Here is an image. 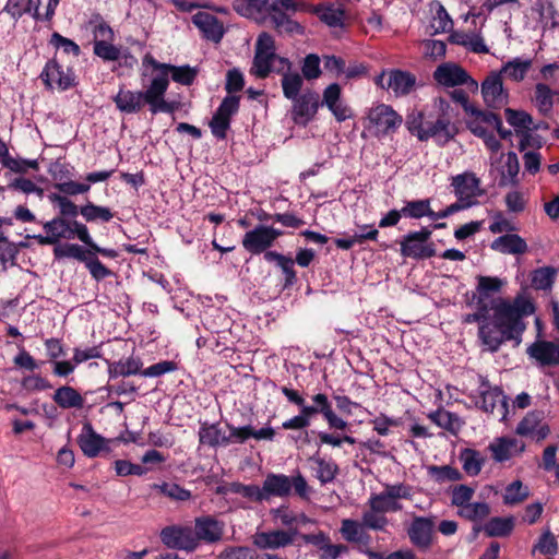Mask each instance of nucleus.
<instances>
[{
  "label": "nucleus",
  "instance_id": "15",
  "mask_svg": "<svg viewBox=\"0 0 559 559\" xmlns=\"http://www.w3.org/2000/svg\"><path fill=\"white\" fill-rule=\"evenodd\" d=\"M159 538L163 545L169 549L188 552L195 550V539L191 526L178 524L165 526L160 530Z\"/></svg>",
  "mask_w": 559,
  "mask_h": 559
},
{
  "label": "nucleus",
  "instance_id": "56",
  "mask_svg": "<svg viewBox=\"0 0 559 559\" xmlns=\"http://www.w3.org/2000/svg\"><path fill=\"white\" fill-rule=\"evenodd\" d=\"M226 491L240 495L251 501L262 502V489L258 485H245L239 481H233L226 487Z\"/></svg>",
  "mask_w": 559,
  "mask_h": 559
},
{
  "label": "nucleus",
  "instance_id": "45",
  "mask_svg": "<svg viewBox=\"0 0 559 559\" xmlns=\"http://www.w3.org/2000/svg\"><path fill=\"white\" fill-rule=\"evenodd\" d=\"M532 63V59H522L516 57L503 63L498 72H501V75L504 73L514 82H522L531 70Z\"/></svg>",
  "mask_w": 559,
  "mask_h": 559
},
{
  "label": "nucleus",
  "instance_id": "28",
  "mask_svg": "<svg viewBox=\"0 0 559 559\" xmlns=\"http://www.w3.org/2000/svg\"><path fill=\"white\" fill-rule=\"evenodd\" d=\"M243 249L252 255L269 252L272 243L269 239L265 225L259 224L253 229L248 230L241 240Z\"/></svg>",
  "mask_w": 559,
  "mask_h": 559
},
{
  "label": "nucleus",
  "instance_id": "12",
  "mask_svg": "<svg viewBox=\"0 0 559 559\" xmlns=\"http://www.w3.org/2000/svg\"><path fill=\"white\" fill-rule=\"evenodd\" d=\"M479 380V401L477 402V405L481 411L490 414L498 408L501 414L500 420H506L508 415V397L503 394L501 388H492L487 378L480 376Z\"/></svg>",
  "mask_w": 559,
  "mask_h": 559
},
{
  "label": "nucleus",
  "instance_id": "21",
  "mask_svg": "<svg viewBox=\"0 0 559 559\" xmlns=\"http://www.w3.org/2000/svg\"><path fill=\"white\" fill-rule=\"evenodd\" d=\"M78 444L83 454L90 459L97 457L100 452H109L108 440L97 433L90 421H85L81 433L78 436Z\"/></svg>",
  "mask_w": 559,
  "mask_h": 559
},
{
  "label": "nucleus",
  "instance_id": "64",
  "mask_svg": "<svg viewBox=\"0 0 559 559\" xmlns=\"http://www.w3.org/2000/svg\"><path fill=\"white\" fill-rule=\"evenodd\" d=\"M528 496V491L521 480H514L509 484L506 488V493L503 496V502L506 504H516L525 500Z\"/></svg>",
  "mask_w": 559,
  "mask_h": 559
},
{
  "label": "nucleus",
  "instance_id": "18",
  "mask_svg": "<svg viewBox=\"0 0 559 559\" xmlns=\"http://www.w3.org/2000/svg\"><path fill=\"white\" fill-rule=\"evenodd\" d=\"M292 100L294 103L292 108V119L296 124L302 127H306L314 119L318 109L321 106L320 96L314 91H307Z\"/></svg>",
  "mask_w": 559,
  "mask_h": 559
},
{
  "label": "nucleus",
  "instance_id": "50",
  "mask_svg": "<svg viewBox=\"0 0 559 559\" xmlns=\"http://www.w3.org/2000/svg\"><path fill=\"white\" fill-rule=\"evenodd\" d=\"M545 23L544 27L557 28L559 26V11L555 8L552 0H537L533 8Z\"/></svg>",
  "mask_w": 559,
  "mask_h": 559
},
{
  "label": "nucleus",
  "instance_id": "1",
  "mask_svg": "<svg viewBox=\"0 0 559 559\" xmlns=\"http://www.w3.org/2000/svg\"><path fill=\"white\" fill-rule=\"evenodd\" d=\"M475 312L464 316L463 323L479 324L477 332L479 344L490 353H497L508 341H513L515 346L520 345L526 329L523 318L535 312L534 304L522 296H516L512 302L508 299H499L498 305L493 306L492 316L489 314L490 310L486 305H475Z\"/></svg>",
  "mask_w": 559,
  "mask_h": 559
},
{
  "label": "nucleus",
  "instance_id": "17",
  "mask_svg": "<svg viewBox=\"0 0 559 559\" xmlns=\"http://www.w3.org/2000/svg\"><path fill=\"white\" fill-rule=\"evenodd\" d=\"M225 523L212 515H202L194 519L192 533L195 542V549L201 543L215 544L223 539Z\"/></svg>",
  "mask_w": 559,
  "mask_h": 559
},
{
  "label": "nucleus",
  "instance_id": "25",
  "mask_svg": "<svg viewBox=\"0 0 559 559\" xmlns=\"http://www.w3.org/2000/svg\"><path fill=\"white\" fill-rule=\"evenodd\" d=\"M526 353L539 366H559V345L551 341H535L527 347Z\"/></svg>",
  "mask_w": 559,
  "mask_h": 559
},
{
  "label": "nucleus",
  "instance_id": "49",
  "mask_svg": "<svg viewBox=\"0 0 559 559\" xmlns=\"http://www.w3.org/2000/svg\"><path fill=\"white\" fill-rule=\"evenodd\" d=\"M75 233L79 235V240L84 245L85 250H92L95 255L100 254L106 258L116 259L118 252L111 248H104L98 246L92 238L88 227L82 228L75 224Z\"/></svg>",
  "mask_w": 559,
  "mask_h": 559
},
{
  "label": "nucleus",
  "instance_id": "38",
  "mask_svg": "<svg viewBox=\"0 0 559 559\" xmlns=\"http://www.w3.org/2000/svg\"><path fill=\"white\" fill-rule=\"evenodd\" d=\"M0 163L2 167L11 170L12 173L24 175L28 169L39 170V163L37 159H26L22 157H13L8 145L0 154Z\"/></svg>",
  "mask_w": 559,
  "mask_h": 559
},
{
  "label": "nucleus",
  "instance_id": "52",
  "mask_svg": "<svg viewBox=\"0 0 559 559\" xmlns=\"http://www.w3.org/2000/svg\"><path fill=\"white\" fill-rule=\"evenodd\" d=\"M401 210L406 218L420 219L425 216L430 218L431 201L430 199L406 200Z\"/></svg>",
  "mask_w": 559,
  "mask_h": 559
},
{
  "label": "nucleus",
  "instance_id": "61",
  "mask_svg": "<svg viewBox=\"0 0 559 559\" xmlns=\"http://www.w3.org/2000/svg\"><path fill=\"white\" fill-rule=\"evenodd\" d=\"M543 412L540 411H532L528 412L524 418L518 424L515 432L520 436H531L534 433L535 428L538 427V424L543 420Z\"/></svg>",
  "mask_w": 559,
  "mask_h": 559
},
{
  "label": "nucleus",
  "instance_id": "42",
  "mask_svg": "<svg viewBox=\"0 0 559 559\" xmlns=\"http://www.w3.org/2000/svg\"><path fill=\"white\" fill-rule=\"evenodd\" d=\"M459 459L463 471L472 477L477 476L486 463V457L478 450L472 448L462 449Z\"/></svg>",
  "mask_w": 559,
  "mask_h": 559
},
{
  "label": "nucleus",
  "instance_id": "11",
  "mask_svg": "<svg viewBox=\"0 0 559 559\" xmlns=\"http://www.w3.org/2000/svg\"><path fill=\"white\" fill-rule=\"evenodd\" d=\"M476 280V290L471 296L469 293L465 295L467 306L486 305L493 312V306L498 305V300L503 298H492V296L501 292L506 282L500 277L486 275H477Z\"/></svg>",
  "mask_w": 559,
  "mask_h": 559
},
{
  "label": "nucleus",
  "instance_id": "58",
  "mask_svg": "<svg viewBox=\"0 0 559 559\" xmlns=\"http://www.w3.org/2000/svg\"><path fill=\"white\" fill-rule=\"evenodd\" d=\"M93 52L104 61H117L121 58V49L107 40H94Z\"/></svg>",
  "mask_w": 559,
  "mask_h": 559
},
{
  "label": "nucleus",
  "instance_id": "16",
  "mask_svg": "<svg viewBox=\"0 0 559 559\" xmlns=\"http://www.w3.org/2000/svg\"><path fill=\"white\" fill-rule=\"evenodd\" d=\"M435 527V516L415 515L406 530L409 542L419 550L427 551L433 543Z\"/></svg>",
  "mask_w": 559,
  "mask_h": 559
},
{
  "label": "nucleus",
  "instance_id": "29",
  "mask_svg": "<svg viewBox=\"0 0 559 559\" xmlns=\"http://www.w3.org/2000/svg\"><path fill=\"white\" fill-rule=\"evenodd\" d=\"M154 94L150 111L152 115L158 112L174 114L180 108L177 100H166L165 95L168 90V83L165 78H154Z\"/></svg>",
  "mask_w": 559,
  "mask_h": 559
},
{
  "label": "nucleus",
  "instance_id": "34",
  "mask_svg": "<svg viewBox=\"0 0 559 559\" xmlns=\"http://www.w3.org/2000/svg\"><path fill=\"white\" fill-rule=\"evenodd\" d=\"M264 260L269 263H275L282 271L284 275L283 288H290L297 283L298 278L294 269L295 261L293 258L277 251H269L264 253Z\"/></svg>",
  "mask_w": 559,
  "mask_h": 559
},
{
  "label": "nucleus",
  "instance_id": "24",
  "mask_svg": "<svg viewBox=\"0 0 559 559\" xmlns=\"http://www.w3.org/2000/svg\"><path fill=\"white\" fill-rule=\"evenodd\" d=\"M342 88L338 83H331L323 91V99L320 102L333 114L338 122H343L352 117L350 108L342 102Z\"/></svg>",
  "mask_w": 559,
  "mask_h": 559
},
{
  "label": "nucleus",
  "instance_id": "5",
  "mask_svg": "<svg viewBox=\"0 0 559 559\" xmlns=\"http://www.w3.org/2000/svg\"><path fill=\"white\" fill-rule=\"evenodd\" d=\"M53 257L56 260L72 258L83 263L88 270L91 276L96 282H100L114 275V272L107 267L92 250H85L84 246L74 242H64L53 245Z\"/></svg>",
  "mask_w": 559,
  "mask_h": 559
},
{
  "label": "nucleus",
  "instance_id": "54",
  "mask_svg": "<svg viewBox=\"0 0 559 559\" xmlns=\"http://www.w3.org/2000/svg\"><path fill=\"white\" fill-rule=\"evenodd\" d=\"M368 504L369 508L374 511H380L382 514L402 510V504L399 501L388 498L383 491L380 493H371Z\"/></svg>",
  "mask_w": 559,
  "mask_h": 559
},
{
  "label": "nucleus",
  "instance_id": "40",
  "mask_svg": "<svg viewBox=\"0 0 559 559\" xmlns=\"http://www.w3.org/2000/svg\"><path fill=\"white\" fill-rule=\"evenodd\" d=\"M311 12H313L320 19V21L326 24L329 27H344L345 11L340 7L336 8L334 4H319L312 7Z\"/></svg>",
  "mask_w": 559,
  "mask_h": 559
},
{
  "label": "nucleus",
  "instance_id": "36",
  "mask_svg": "<svg viewBox=\"0 0 559 559\" xmlns=\"http://www.w3.org/2000/svg\"><path fill=\"white\" fill-rule=\"evenodd\" d=\"M416 86V76L404 70L393 69L389 71L386 88H391L395 96H406Z\"/></svg>",
  "mask_w": 559,
  "mask_h": 559
},
{
  "label": "nucleus",
  "instance_id": "44",
  "mask_svg": "<svg viewBox=\"0 0 559 559\" xmlns=\"http://www.w3.org/2000/svg\"><path fill=\"white\" fill-rule=\"evenodd\" d=\"M483 530L488 537H508L514 530V518L493 516L485 523Z\"/></svg>",
  "mask_w": 559,
  "mask_h": 559
},
{
  "label": "nucleus",
  "instance_id": "30",
  "mask_svg": "<svg viewBox=\"0 0 559 559\" xmlns=\"http://www.w3.org/2000/svg\"><path fill=\"white\" fill-rule=\"evenodd\" d=\"M488 450L491 452L495 462L503 463L513 456V452L522 453L525 450V444L514 438L500 437L489 443Z\"/></svg>",
  "mask_w": 559,
  "mask_h": 559
},
{
  "label": "nucleus",
  "instance_id": "7",
  "mask_svg": "<svg viewBox=\"0 0 559 559\" xmlns=\"http://www.w3.org/2000/svg\"><path fill=\"white\" fill-rule=\"evenodd\" d=\"M39 79L47 91L64 92L78 85L74 70L69 67L64 69L56 57L46 62Z\"/></svg>",
  "mask_w": 559,
  "mask_h": 559
},
{
  "label": "nucleus",
  "instance_id": "55",
  "mask_svg": "<svg viewBox=\"0 0 559 559\" xmlns=\"http://www.w3.org/2000/svg\"><path fill=\"white\" fill-rule=\"evenodd\" d=\"M88 25L93 27L94 40H114L115 33L112 28L99 13L92 15Z\"/></svg>",
  "mask_w": 559,
  "mask_h": 559
},
{
  "label": "nucleus",
  "instance_id": "46",
  "mask_svg": "<svg viewBox=\"0 0 559 559\" xmlns=\"http://www.w3.org/2000/svg\"><path fill=\"white\" fill-rule=\"evenodd\" d=\"M520 171V164L516 153L510 151L507 154L504 165L500 169V178L498 181L499 187H507L509 185L516 186L519 183L518 175Z\"/></svg>",
  "mask_w": 559,
  "mask_h": 559
},
{
  "label": "nucleus",
  "instance_id": "37",
  "mask_svg": "<svg viewBox=\"0 0 559 559\" xmlns=\"http://www.w3.org/2000/svg\"><path fill=\"white\" fill-rule=\"evenodd\" d=\"M163 68L164 73H157L154 78H165L168 84L169 74L171 75L173 81L187 86L193 84L198 75V69L192 68L189 64L173 66L168 63L167 66H163Z\"/></svg>",
  "mask_w": 559,
  "mask_h": 559
},
{
  "label": "nucleus",
  "instance_id": "3",
  "mask_svg": "<svg viewBox=\"0 0 559 559\" xmlns=\"http://www.w3.org/2000/svg\"><path fill=\"white\" fill-rule=\"evenodd\" d=\"M290 404L299 407V413L282 423L285 430H304L311 425V420L321 415L330 429L345 430L348 423L340 417L333 409L332 403L324 393L312 395V404L306 403L305 397L297 390L283 385L278 388Z\"/></svg>",
  "mask_w": 559,
  "mask_h": 559
},
{
  "label": "nucleus",
  "instance_id": "20",
  "mask_svg": "<svg viewBox=\"0 0 559 559\" xmlns=\"http://www.w3.org/2000/svg\"><path fill=\"white\" fill-rule=\"evenodd\" d=\"M480 180L472 171H465L452 177L451 186L454 189L456 201L460 203L476 202V198L483 195L479 189Z\"/></svg>",
  "mask_w": 559,
  "mask_h": 559
},
{
  "label": "nucleus",
  "instance_id": "32",
  "mask_svg": "<svg viewBox=\"0 0 559 559\" xmlns=\"http://www.w3.org/2000/svg\"><path fill=\"white\" fill-rule=\"evenodd\" d=\"M104 360L108 367V377L110 380L119 377L142 376L143 361L139 356H130L127 359H120L118 361H111L109 359Z\"/></svg>",
  "mask_w": 559,
  "mask_h": 559
},
{
  "label": "nucleus",
  "instance_id": "31",
  "mask_svg": "<svg viewBox=\"0 0 559 559\" xmlns=\"http://www.w3.org/2000/svg\"><path fill=\"white\" fill-rule=\"evenodd\" d=\"M401 245V255L404 258H412L414 260H425L436 255L435 243L419 242L409 237V233L404 235Z\"/></svg>",
  "mask_w": 559,
  "mask_h": 559
},
{
  "label": "nucleus",
  "instance_id": "43",
  "mask_svg": "<svg viewBox=\"0 0 559 559\" xmlns=\"http://www.w3.org/2000/svg\"><path fill=\"white\" fill-rule=\"evenodd\" d=\"M200 444L207 445L210 448L226 447V435L223 433L219 424L203 423L198 432Z\"/></svg>",
  "mask_w": 559,
  "mask_h": 559
},
{
  "label": "nucleus",
  "instance_id": "51",
  "mask_svg": "<svg viewBox=\"0 0 559 559\" xmlns=\"http://www.w3.org/2000/svg\"><path fill=\"white\" fill-rule=\"evenodd\" d=\"M150 487L152 490H156L159 495L174 501H188L192 497L189 489H186L176 483L163 481L160 484H152Z\"/></svg>",
  "mask_w": 559,
  "mask_h": 559
},
{
  "label": "nucleus",
  "instance_id": "60",
  "mask_svg": "<svg viewBox=\"0 0 559 559\" xmlns=\"http://www.w3.org/2000/svg\"><path fill=\"white\" fill-rule=\"evenodd\" d=\"M428 418L438 427L454 432L456 427L454 424L459 421L456 414L445 409H437L428 414Z\"/></svg>",
  "mask_w": 559,
  "mask_h": 559
},
{
  "label": "nucleus",
  "instance_id": "39",
  "mask_svg": "<svg viewBox=\"0 0 559 559\" xmlns=\"http://www.w3.org/2000/svg\"><path fill=\"white\" fill-rule=\"evenodd\" d=\"M52 400L59 407L63 409H80L84 406L85 402L80 392L70 385L58 388L52 395Z\"/></svg>",
  "mask_w": 559,
  "mask_h": 559
},
{
  "label": "nucleus",
  "instance_id": "33",
  "mask_svg": "<svg viewBox=\"0 0 559 559\" xmlns=\"http://www.w3.org/2000/svg\"><path fill=\"white\" fill-rule=\"evenodd\" d=\"M275 60L290 70L292 62L287 58L280 57L276 53L254 52L250 73L258 79H266L273 71L272 64Z\"/></svg>",
  "mask_w": 559,
  "mask_h": 559
},
{
  "label": "nucleus",
  "instance_id": "63",
  "mask_svg": "<svg viewBox=\"0 0 559 559\" xmlns=\"http://www.w3.org/2000/svg\"><path fill=\"white\" fill-rule=\"evenodd\" d=\"M359 523L367 530L384 531L389 520L384 514L380 513V511H374L370 508V510L362 513L361 521Z\"/></svg>",
  "mask_w": 559,
  "mask_h": 559
},
{
  "label": "nucleus",
  "instance_id": "23",
  "mask_svg": "<svg viewBox=\"0 0 559 559\" xmlns=\"http://www.w3.org/2000/svg\"><path fill=\"white\" fill-rule=\"evenodd\" d=\"M298 535V528L262 532L257 534L254 544L260 549H277L292 545Z\"/></svg>",
  "mask_w": 559,
  "mask_h": 559
},
{
  "label": "nucleus",
  "instance_id": "59",
  "mask_svg": "<svg viewBox=\"0 0 559 559\" xmlns=\"http://www.w3.org/2000/svg\"><path fill=\"white\" fill-rule=\"evenodd\" d=\"M556 270L551 266L538 267L532 273V285L536 289L546 290L552 286Z\"/></svg>",
  "mask_w": 559,
  "mask_h": 559
},
{
  "label": "nucleus",
  "instance_id": "62",
  "mask_svg": "<svg viewBox=\"0 0 559 559\" xmlns=\"http://www.w3.org/2000/svg\"><path fill=\"white\" fill-rule=\"evenodd\" d=\"M115 472L118 476L126 477L130 475L143 476L146 475L151 467L141 464L132 463L128 460H116L114 462Z\"/></svg>",
  "mask_w": 559,
  "mask_h": 559
},
{
  "label": "nucleus",
  "instance_id": "6",
  "mask_svg": "<svg viewBox=\"0 0 559 559\" xmlns=\"http://www.w3.org/2000/svg\"><path fill=\"white\" fill-rule=\"evenodd\" d=\"M367 129H373L377 138L395 133L403 123V118L392 106L378 104L369 109Z\"/></svg>",
  "mask_w": 559,
  "mask_h": 559
},
{
  "label": "nucleus",
  "instance_id": "22",
  "mask_svg": "<svg viewBox=\"0 0 559 559\" xmlns=\"http://www.w3.org/2000/svg\"><path fill=\"white\" fill-rule=\"evenodd\" d=\"M295 8L296 9H281L278 11H275L274 14H272L271 22L273 24L274 29L278 34L286 33L288 35H304L305 34V27L297 21L290 19V13L294 14L297 11H306L308 9V5L304 2H296L295 1Z\"/></svg>",
  "mask_w": 559,
  "mask_h": 559
},
{
  "label": "nucleus",
  "instance_id": "53",
  "mask_svg": "<svg viewBox=\"0 0 559 559\" xmlns=\"http://www.w3.org/2000/svg\"><path fill=\"white\" fill-rule=\"evenodd\" d=\"M504 117L507 122L514 128L516 133L527 129L530 130V126L533 123L532 116L525 110L506 108Z\"/></svg>",
  "mask_w": 559,
  "mask_h": 559
},
{
  "label": "nucleus",
  "instance_id": "26",
  "mask_svg": "<svg viewBox=\"0 0 559 559\" xmlns=\"http://www.w3.org/2000/svg\"><path fill=\"white\" fill-rule=\"evenodd\" d=\"M433 79L443 86L454 87L466 84L471 76L461 66L442 63L435 70Z\"/></svg>",
  "mask_w": 559,
  "mask_h": 559
},
{
  "label": "nucleus",
  "instance_id": "8",
  "mask_svg": "<svg viewBox=\"0 0 559 559\" xmlns=\"http://www.w3.org/2000/svg\"><path fill=\"white\" fill-rule=\"evenodd\" d=\"M154 90V78L145 91H131L121 84L111 99L121 114L133 115L140 112L145 104L148 105V109L151 108Z\"/></svg>",
  "mask_w": 559,
  "mask_h": 559
},
{
  "label": "nucleus",
  "instance_id": "47",
  "mask_svg": "<svg viewBox=\"0 0 559 559\" xmlns=\"http://www.w3.org/2000/svg\"><path fill=\"white\" fill-rule=\"evenodd\" d=\"M284 68L285 67H282L281 69H276L275 71L282 74L281 84L284 96L287 99L292 100L301 95L299 93L301 91L304 81L302 76L298 72L292 73L289 72L288 69H286L287 71H284Z\"/></svg>",
  "mask_w": 559,
  "mask_h": 559
},
{
  "label": "nucleus",
  "instance_id": "41",
  "mask_svg": "<svg viewBox=\"0 0 559 559\" xmlns=\"http://www.w3.org/2000/svg\"><path fill=\"white\" fill-rule=\"evenodd\" d=\"M309 461L317 465L316 478L321 485L333 483L340 473V467L333 460H325L318 452L310 456Z\"/></svg>",
  "mask_w": 559,
  "mask_h": 559
},
{
  "label": "nucleus",
  "instance_id": "2",
  "mask_svg": "<svg viewBox=\"0 0 559 559\" xmlns=\"http://www.w3.org/2000/svg\"><path fill=\"white\" fill-rule=\"evenodd\" d=\"M48 200L58 210V215L43 224L45 235L27 236L41 246L58 245L62 239L68 241L79 239L75 224L82 228L87 227L88 223L106 224L116 215L109 206L95 204L91 200L78 205L70 198L56 193H50Z\"/></svg>",
  "mask_w": 559,
  "mask_h": 559
},
{
  "label": "nucleus",
  "instance_id": "57",
  "mask_svg": "<svg viewBox=\"0 0 559 559\" xmlns=\"http://www.w3.org/2000/svg\"><path fill=\"white\" fill-rule=\"evenodd\" d=\"M428 474L435 478L437 483L459 481L463 478L462 473L451 465H431L428 467Z\"/></svg>",
  "mask_w": 559,
  "mask_h": 559
},
{
  "label": "nucleus",
  "instance_id": "9",
  "mask_svg": "<svg viewBox=\"0 0 559 559\" xmlns=\"http://www.w3.org/2000/svg\"><path fill=\"white\" fill-rule=\"evenodd\" d=\"M233 9L245 17H270L281 9H296L295 0H235Z\"/></svg>",
  "mask_w": 559,
  "mask_h": 559
},
{
  "label": "nucleus",
  "instance_id": "13",
  "mask_svg": "<svg viewBox=\"0 0 559 559\" xmlns=\"http://www.w3.org/2000/svg\"><path fill=\"white\" fill-rule=\"evenodd\" d=\"M456 134V126L451 121L450 117L442 111L435 119L426 120V128L419 135V141L433 139L438 145L443 146L453 140Z\"/></svg>",
  "mask_w": 559,
  "mask_h": 559
},
{
  "label": "nucleus",
  "instance_id": "19",
  "mask_svg": "<svg viewBox=\"0 0 559 559\" xmlns=\"http://www.w3.org/2000/svg\"><path fill=\"white\" fill-rule=\"evenodd\" d=\"M481 95L485 104L499 109L508 104L509 93L503 88L501 72L492 71L481 83Z\"/></svg>",
  "mask_w": 559,
  "mask_h": 559
},
{
  "label": "nucleus",
  "instance_id": "4",
  "mask_svg": "<svg viewBox=\"0 0 559 559\" xmlns=\"http://www.w3.org/2000/svg\"><path fill=\"white\" fill-rule=\"evenodd\" d=\"M293 488L298 497L306 500L309 499L312 491L300 472L292 477L285 474L269 473L261 487L263 501L270 500L271 497H288Z\"/></svg>",
  "mask_w": 559,
  "mask_h": 559
},
{
  "label": "nucleus",
  "instance_id": "48",
  "mask_svg": "<svg viewBox=\"0 0 559 559\" xmlns=\"http://www.w3.org/2000/svg\"><path fill=\"white\" fill-rule=\"evenodd\" d=\"M555 92L546 83H537L534 88V105L543 116H548L554 107Z\"/></svg>",
  "mask_w": 559,
  "mask_h": 559
},
{
  "label": "nucleus",
  "instance_id": "14",
  "mask_svg": "<svg viewBox=\"0 0 559 559\" xmlns=\"http://www.w3.org/2000/svg\"><path fill=\"white\" fill-rule=\"evenodd\" d=\"M340 533L347 543L355 544L357 551L366 555L368 559H374L372 555L380 554L371 549L372 538L367 528H364V525H360L357 520H342Z\"/></svg>",
  "mask_w": 559,
  "mask_h": 559
},
{
  "label": "nucleus",
  "instance_id": "10",
  "mask_svg": "<svg viewBox=\"0 0 559 559\" xmlns=\"http://www.w3.org/2000/svg\"><path fill=\"white\" fill-rule=\"evenodd\" d=\"M239 108L240 96L227 95L223 98L209 122L211 132L216 140L224 141L227 139L231 119L239 111Z\"/></svg>",
  "mask_w": 559,
  "mask_h": 559
},
{
  "label": "nucleus",
  "instance_id": "27",
  "mask_svg": "<svg viewBox=\"0 0 559 559\" xmlns=\"http://www.w3.org/2000/svg\"><path fill=\"white\" fill-rule=\"evenodd\" d=\"M192 23L200 29L203 37L219 43L224 36V27L217 16L207 12H198L192 15Z\"/></svg>",
  "mask_w": 559,
  "mask_h": 559
},
{
  "label": "nucleus",
  "instance_id": "35",
  "mask_svg": "<svg viewBox=\"0 0 559 559\" xmlns=\"http://www.w3.org/2000/svg\"><path fill=\"white\" fill-rule=\"evenodd\" d=\"M490 248L502 254L521 255L527 252L528 247L524 238L518 234H506L496 238Z\"/></svg>",
  "mask_w": 559,
  "mask_h": 559
}]
</instances>
